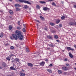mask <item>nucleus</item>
<instances>
[{
	"label": "nucleus",
	"instance_id": "obj_40",
	"mask_svg": "<svg viewBox=\"0 0 76 76\" xmlns=\"http://www.w3.org/2000/svg\"><path fill=\"white\" fill-rule=\"evenodd\" d=\"M20 21H18V25H20Z\"/></svg>",
	"mask_w": 76,
	"mask_h": 76
},
{
	"label": "nucleus",
	"instance_id": "obj_16",
	"mask_svg": "<svg viewBox=\"0 0 76 76\" xmlns=\"http://www.w3.org/2000/svg\"><path fill=\"white\" fill-rule=\"evenodd\" d=\"M60 22V20L57 19V20H56V23L57 24H58V23Z\"/></svg>",
	"mask_w": 76,
	"mask_h": 76
},
{
	"label": "nucleus",
	"instance_id": "obj_48",
	"mask_svg": "<svg viewBox=\"0 0 76 76\" xmlns=\"http://www.w3.org/2000/svg\"><path fill=\"white\" fill-rule=\"evenodd\" d=\"M36 22H37L39 23H41V22H39V20H36Z\"/></svg>",
	"mask_w": 76,
	"mask_h": 76
},
{
	"label": "nucleus",
	"instance_id": "obj_47",
	"mask_svg": "<svg viewBox=\"0 0 76 76\" xmlns=\"http://www.w3.org/2000/svg\"><path fill=\"white\" fill-rule=\"evenodd\" d=\"M73 7L74 8H76V5H75L73 6Z\"/></svg>",
	"mask_w": 76,
	"mask_h": 76
},
{
	"label": "nucleus",
	"instance_id": "obj_54",
	"mask_svg": "<svg viewBox=\"0 0 76 76\" xmlns=\"http://www.w3.org/2000/svg\"><path fill=\"white\" fill-rule=\"evenodd\" d=\"M47 50H50V48H47Z\"/></svg>",
	"mask_w": 76,
	"mask_h": 76
},
{
	"label": "nucleus",
	"instance_id": "obj_14",
	"mask_svg": "<svg viewBox=\"0 0 76 76\" xmlns=\"http://www.w3.org/2000/svg\"><path fill=\"white\" fill-rule=\"evenodd\" d=\"M9 12L10 14H11V15H13V11H12V10H10Z\"/></svg>",
	"mask_w": 76,
	"mask_h": 76
},
{
	"label": "nucleus",
	"instance_id": "obj_39",
	"mask_svg": "<svg viewBox=\"0 0 76 76\" xmlns=\"http://www.w3.org/2000/svg\"><path fill=\"white\" fill-rule=\"evenodd\" d=\"M64 61H67V58H65L64 60Z\"/></svg>",
	"mask_w": 76,
	"mask_h": 76
},
{
	"label": "nucleus",
	"instance_id": "obj_28",
	"mask_svg": "<svg viewBox=\"0 0 76 76\" xmlns=\"http://www.w3.org/2000/svg\"><path fill=\"white\" fill-rule=\"evenodd\" d=\"M51 3L52 4V6H56V4L54 2H53Z\"/></svg>",
	"mask_w": 76,
	"mask_h": 76
},
{
	"label": "nucleus",
	"instance_id": "obj_38",
	"mask_svg": "<svg viewBox=\"0 0 76 76\" xmlns=\"http://www.w3.org/2000/svg\"><path fill=\"white\" fill-rule=\"evenodd\" d=\"M23 31L24 32H26V30L25 28H23Z\"/></svg>",
	"mask_w": 76,
	"mask_h": 76
},
{
	"label": "nucleus",
	"instance_id": "obj_12",
	"mask_svg": "<svg viewBox=\"0 0 76 76\" xmlns=\"http://www.w3.org/2000/svg\"><path fill=\"white\" fill-rule=\"evenodd\" d=\"M6 60H8V61H10V59H11V56H8L6 58Z\"/></svg>",
	"mask_w": 76,
	"mask_h": 76
},
{
	"label": "nucleus",
	"instance_id": "obj_49",
	"mask_svg": "<svg viewBox=\"0 0 76 76\" xmlns=\"http://www.w3.org/2000/svg\"><path fill=\"white\" fill-rule=\"evenodd\" d=\"M23 26L24 27V28H26V25H25L24 24H23Z\"/></svg>",
	"mask_w": 76,
	"mask_h": 76
},
{
	"label": "nucleus",
	"instance_id": "obj_5",
	"mask_svg": "<svg viewBox=\"0 0 76 76\" xmlns=\"http://www.w3.org/2000/svg\"><path fill=\"white\" fill-rule=\"evenodd\" d=\"M2 65L4 67H7V64L5 62H3L2 63Z\"/></svg>",
	"mask_w": 76,
	"mask_h": 76
},
{
	"label": "nucleus",
	"instance_id": "obj_45",
	"mask_svg": "<svg viewBox=\"0 0 76 76\" xmlns=\"http://www.w3.org/2000/svg\"><path fill=\"white\" fill-rule=\"evenodd\" d=\"M9 45V44L8 43L5 44V46H7V45Z\"/></svg>",
	"mask_w": 76,
	"mask_h": 76
},
{
	"label": "nucleus",
	"instance_id": "obj_42",
	"mask_svg": "<svg viewBox=\"0 0 76 76\" xmlns=\"http://www.w3.org/2000/svg\"><path fill=\"white\" fill-rule=\"evenodd\" d=\"M49 66L50 67H51V66H53V64H50L49 65Z\"/></svg>",
	"mask_w": 76,
	"mask_h": 76
},
{
	"label": "nucleus",
	"instance_id": "obj_24",
	"mask_svg": "<svg viewBox=\"0 0 76 76\" xmlns=\"http://www.w3.org/2000/svg\"><path fill=\"white\" fill-rule=\"evenodd\" d=\"M47 37L50 39H52V37L51 36H47Z\"/></svg>",
	"mask_w": 76,
	"mask_h": 76
},
{
	"label": "nucleus",
	"instance_id": "obj_23",
	"mask_svg": "<svg viewBox=\"0 0 76 76\" xmlns=\"http://www.w3.org/2000/svg\"><path fill=\"white\" fill-rule=\"evenodd\" d=\"M54 37V38H55V39H58V36L57 35H55Z\"/></svg>",
	"mask_w": 76,
	"mask_h": 76
},
{
	"label": "nucleus",
	"instance_id": "obj_7",
	"mask_svg": "<svg viewBox=\"0 0 76 76\" xmlns=\"http://www.w3.org/2000/svg\"><path fill=\"white\" fill-rule=\"evenodd\" d=\"M45 63L44 61H43L42 62L40 63H39V64L40 65V66H44L45 65Z\"/></svg>",
	"mask_w": 76,
	"mask_h": 76
},
{
	"label": "nucleus",
	"instance_id": "obj_58",
	"mask_svg": "<svg viewBox=\"0 0 76 76\" xmlns=\"http://www.w3.org/2000/svg\"><path fill=\"white\" fill-rule=\"evenodd\" d=\"M62 51H63V52H64V50H63Z\"/></svg>",
	"mask_w": 76,
	"mask_h": 76
},
{
	"label": "nucleus",
	"instance_id": "obj_52",
	"mask_svg": "<svg viewBox=\"0 0 76 76\" xmlns=\"http://www.w3.org/2000/svg\"><path fill=\"white\" fill-rule=\"evenodd\" d=\"M69 64H66V65L67 66H69Z\"/></svg>",
	"mask_w": 76,
	"mask_h": 76
},
{
	"label": "nucleus",
	"instance_id": "obj_41",
	"mask_svg": "<svg viewBox=\"0 0 76 76\" xmlns=\"http://www.w3.org/2000/svg\"><path fill=\"white\" fill-rule=\"evenodd\" d=\"M45 61H48V59L47 58H46L45 59Z\"/></svg>",
	"mask_w": 76,
	"mask_h": 76
},
{
	"label": "nucleus",
	"instance_id": "obj_4",
	"mask_svg": "<svg viewBox=\"0 0 76 76\" xmlns=\"http://www.w3.org/2000/svg\"><path fill=\"white\" fill-rule=\"evenodd\" d=\"M43 10L46 11V10H50V8H48L47 7H43Z\"/></svg>",
	"mask_w": 76,
	"mask_h": 76
},
{
	"label": "nucleus",
	"instance_id": "obj_62",
	"mask_svg": "<svg viewBox=\"0 0 76 76\" xmlns=\"http://www.w3.org/2000/svg\"><path fill=\"white\" fill-rule=\"evenodd\" d=\"M29 10H31V9H29Z\"/></svg>",
	"mask_w": 76,
	"mask_h": 76
},
{
	"label": "nucleus",
	"instance_id": "obj_1",
	"mask_svg": "<svg viewBox=\"0 0 76 76\" xmlns=\"http://www.w3.org/2000/svg\"><path fill=\"white\" fill-rule=\"evenodd\" d=\"M19 31V30H16L15 32L16 34H13L12 35V36H14V38L15 39V40H17L18 38L19 34L18 33V32Z\"/></svg>",
	"mask_w": 76,
	"mask_h": 76
},
{
	"label": "nucleus",
	"instance_id": "obj_46",
	"mask_svg": "<svg viewBox=\"0 0 76 76\" xmlns=\"http://www.w3.org/2000/svg\"><path fill=\"white\" fill-rule=\"evenodd\" d=\"M59 26L60 28L62 27V25L61 24H59Z\"/></svg>",
	"mask_w": 76,
	"mask_h": 76
},
{
	"label": "nucleus",
	"instance_id": "obj_50",
	"mask_svg": "<svg viewBox=\"0 0 76 76\" xmlns=\"http://www.w3.org/2000/svg\"><path fill=\"white\" fill-rule=\"evenodd\" d=\"M61 3H62V4H64V1H61Z\"/></svg>",
	"mask_w": 76,
	"mask_h": 76
},
{
	"label": "nucleus",
	"instance_id": "obj_18",
	"mask_svg": "<svg viewBox=\"0 0 76 76\" xmlns=\"http://www.w3.org/2000/svg\"><path fill=\"white\" fill-rule=\"evenodd\" d=\"M40 18L42 20H45V19L44 17H42V16H40Z\"/></svg>",
	"mask_w": 76,
	"mask_h": 76
},
{
	"label": "nucleus",
	"instance_id": "obj_8",
	"mask_svg": "<svg viewBox=\"0 0 76 76\" xmlns=\"http://www.w3.org/2000/svg\"><path fill=\"white\" fill-rule=\"evenodd\" d=\"M27 65L28 66H29L30 67H32L33 66V64L31 63H27Z\"/></svg>",
	"mask_w": 76,
	"mask_h": 76
},
{
	"label": "nucleus",
	"instance_id": "obj_55",
	"mask_svg": "<svg viewBox=\"0 0 76 76\" xmlns=\"http://www.w3.org/2000/svg\"><path fill=\"white\" fill-rule=\"evenodd\" d=\"M0 69H2V67L1 66H0Z\"/></svg>",
	"mask_w": 76,
	"mask_h": 76
},
{
	"label": "nucleus",
	"instance_id": "obj_53",
	"mask_svg": "<svg viewBox=\"0 0 76 76\" xmlns=\"http://www.w3.org/2000/svg\"><path fill=\"white\" fill-rule=\"evenodd\" d=\"M48 1H53V0H48Z\"/></svg>",
	"mask_w": 76,
	"mask_h": 76
},
{
	"label": "nucleus",
	"instance_id": "obj_26",
	"mask_svg": "<svg viewBox=\"0 0 76 76\" xmlns=\"http://www.w3.org/2000/svg\"><path fill=\"white\" fill-rule=\"evenodd\" d=\"M39 3H40L42 4H45L46 2L45 1H39Z\"/></svg>",
	"mask_w": 76,
	"mask_h": 76
},
{
	"label": "nucleus",
	"instance_id": "obj_15",
	"mask_svg": "<svg viewBox=\"0 0 76 76\" xmlns=\"http://www.w3.org/2000/svg\"><path fill=\"white\" fill-rule=\"evenodd\" d=\"M15 10L17 12H19V11L20 10V9L19 7H16Z\"/></svg>",
	"mask_w": 76,
	"mask_h": 76
},
{
	"label": "nucleus",
	"instance_id": "obj_10",
	"mask_svg": "<svg viewBox=\"0 0 76 76\" xmlns=\"http://www.w3.org/2000/svg\"><path fill=\"white\" fill-rule=\"evenodd\" d=\"M69 54L70 57L71 58H73V55H72V54L70 52L69 53Z\"/></svg>",
	"mask_w": 76,
	"mask_h": 76
},
{
	"label": "nucleus",
	"instance_id": "obj_32",
	"mask_svg": "<svg viewBox=\"0 0 76 76\" xmlns=\"http://www.w3.org/2000/svg\"><path fill=\"white\" fill-rule=\"evenodd\" d=\"M11 50H14L15 49V47L13 46H11L10 47Z\"/></svg>",
	"mask_w": 76,
	"mask_h": 76
},
{
	"label": "nucleus",
	"instance_id": "obj_35",
	"mask_svg": "<svg viewBox=\"0 0 76 76\" xmlns=\"http://www.w3.org/2000/svg\"><path fill=\"white\" fill-rule=\"evenodd\" d=\"M64 18H65V17L64 15L63 16H62L61 17V19L62 20H63V19H64Z\"/></svg>",
	"mask_w": 76,
	"mask_h": 76
},
{
	"label": "nucleus",
	"instance_id": "obj_30",
	"mask_svg": "<svg viewBox=\"0 0 76 76\" xmlns=\"http://www.w3.org/2000/svg\"><path fill=\"white\" fill-rule=\"evenodd\" d=\"M36 7L37 9H40V6H39V5H37L36 6Z\"/></svg>",
	"mask_w": 76,
	"mask_h": 76
},
{
	"label": "nucleus",
	"instance_id": "obj_57",
	"mask_svg": "<svg viewBox=\"0 0 76 76\" xmlns=\"http://www.w3.org/2000/svg\"><path fill=\"white\" fill-rule=\"evenodd\" d=\"M12 62H15V60L12 61Z\"/></svg>",
	"mask_w": 76,
	"mask_h": 76
},
{
	"label": "nucleus",
	"instance_id": "obj_36",
	"mask_svg": "<svg viewBox=\"0 0 76 76\" xmlns=\"http://www.w3.org/2000/svg\"><path fill=\"white\" fill-rule=\"evenodd\" d=\"M69 24L70 25H73L74 23L73 22H71L69 23Z\"/></svg>",
	"mask_w": 76,
	"mask_h": 76
},
{
	"label": "nucleus",
	"instance_id": "obj_61",
	"mask_svg": "<svg viewBox=\"0 0 76 76\" xmlns=\"http://www.w3.org/2000/svg\"><path fill=\"white\" fill-rule=\"evenodd\" d=\"M64 73L66 74V72H64Z\"/></svg>",
	"mask_w": 76,
	"mask_h": 76
},
{
	"label": "nucleus",
	"instance_id": "obj_3",
	"mask_svg": "<svg viewBox=\"0 0 76 76\" xmlns=\"http://www.w3.org/2000/svg\"><path fill=\"white\" fill-rule=\"evenodd\" d=\"M62 69L63 70H64V71H67L68 70V68L67 67H66L65 66H64L62 67Z\"/></svg>",
	"mask_w": 76,
	"mask_h": 76
},
{
	"label": "nucleus",
	"instance_id": "obj_34",
	"mask_svg": "<svg viewBox=\"0 0 76 76\" xmlns=\"http://www.w3.org/2000/svg\"><path fill=\"white\" fill-rule=\"evenodd\" d=\"M26 51L27 53H28V52H29V50L28 48H27L26 49Z\"/></svg>",
	"mask_w": 76,
	"mask_h": 76
},
{
	"label": "nucleus",
	"instance_id": "obj_31",
	"mask_svg": "<svg viewBox=\"0 0 76 76\" xmlns=\"http://www.w3.org/2000/svg\"><path fill=\"white\" fill-rule=\"evenodd\" d=\"M23 8L25 9H26L28 8V6H27V5H25V6Z\"/></svg>",
	"mask_w": 76,
	"mask_h": 76
},
{
	"label": "nucleus",
	"instance_id": "obj_44",
	"mask_svg": "<svg viewBox=\"0 0 76 76\" xmlns=\"http://www.w3.org/2000/svg\"><path fill=\"white\" fill-rule=\"evenodd\" d=\"M37 29H38V26H39L38 24H37Z\"/></svg>",
	"mask_w": 76,
	"mask_h": 76
},
{
	"label": "nucleus",
	"instance_id": "obj_20",
	"mask_svg": "<svg viewBox=\"0 0 76 76\" xmlns=\"http://www.w3.org/2000/svg\"><path fill=\"white\" fill-rule=\"evenodd\" d=\"M48 45L50 47H54V45H53L52 43H51V44Z\"/></svg>",
	"mask_w": 76,
	"mask_h": 76
},
{
	"label": "nucleus",
	"instance_id": "obj_27",
	"mask_svg": "<svg viewBox=\"0 0 76 76\" xmlns=\"http://www.w3.org/2000/svg\"><path fill=\"white\" fill-rule=\"evenodd\" d=\"M13 28L12 27V26L10 25L9 27V29H10V30H11Z\"/></svg>",
	"mask_w": 76,
	"mask_h": 76
},
{
	"label": "nucleus",
	"instance_id": "obj_6",
	"mask_svg": "<svg viewBox=\"0 0 76 76\" xmlns=\"http://www.w3.org/2000/svg\"><path fill=\"white\" fill-rule=\"evenodd\" d=\"M67 50L68 51H69V50H71V51H74V49L73 48H71L70 47H67Z\"/></svg>",
	"mask_w": 76,
	"mask_h": 76
},
{
	"label": "nucleus",
	"instance_id": "obj_19",
	"mask_svg": "<svg viewBox=\"0 0 76 76\" xmlns=\"http://www.w3.org/2000/svg\"><path fill=\"white\" fill-rule=\"evenodd\" d=\"M20 76H26L25 74L21 72L20 74Z\"/></svg>",
	"mask_w": 76,
	"mask_h": 76
},
{
	"label": "nucleus",
	"instance_id": "obj_37",
	"mask_svg": "<svg viewBox=\"0 0 76 76\" xmlns=\"http://www.w3.org/2000/svg\"><path fill=\"white\" fill-rule=\"evenodd\" d=\"M17 28L19 30H20V29H21V28L20 27L18 26L17 27Z\"/></svg>",
	"mask_w": 76,
	"mask_h": 76
},
{
	"label": "nucleus",
	"instance_id": "obj_25",
	"mask_svg": "<svg viewBox=\"0 0 76 76\" xmlns=\"http://www.w3.org/2000/svg\"><path fill=\"white\" fill-rule=\"evenodd\" d=\"M15 61H17V62H18V63H19L20 60H19V59L18 58H16L15 59Z\"/></svg>",
	"mask_w": 76,
	"mask_h": 76
},
{
	"label": "nucleus",
	"instance_id": "obj_22",
	"mask_svg": "<svg viewBox=\"0 0 76 76\" xmlns=\"http://www.w3.org/2000/svg\"><path fill=\"white\" fill-rule=\"evenodd\" d=\"M58 74H59L60 75H61V73H62V72H61V71L60 70H58Z\"/></svg>",
	"mask_w": 76,
	"mask_h": 76
},
{
	"label": "nucleus",
	"instance_id": "obj_33",
	"mask_svg": "<svg viewBox=\"0 0 76 76\" xmlns=\"http://www.w3.org/2000/svg\"><path fill=\"white\" fill-rule=\"evenodd\" d=\"M10 38L11 39H14V36H11L10 37Z\"/></svg>",
	"mask_w": 76,
	"mask_h": 76
},
{
	"label": "nucleus",
	"instance_id": "obj_21",
	"mask_svg": "<svg viewBox=\"0 0 76 76\" xmlns=\"http://www.w3.org/2000/svg\"><path fill=\"white\" fill-rule=\"evenodd\" d=\"M47 71H48V72L50 73H52V70L50 69H47Z\"/></svg>",
	"mask_w": 76,
	"mask_h": 76
},
{
	"label": "nucleus",
	"instance_id": "obj_63",
	"mask_svg": "<svg viewBox=\"0 0 76 76\" xmlns=\"http://www.w3.org/2000/svg\"><path fill=\"white\" fill-rule=\"evenodd\" d=\"M16 63L17 64H18V63L17 62H16Z\"/></svg>",
	"mask_w": 76,
	"mask_h": 76
},
{
	"label": "nucleus",
	"instance_id": "obj_29",
	"mask_svg": "<svg viewBox=\"0 0 76 76\" xmlns=\"http://www.w3.org/2000/svg\"><path fill=\"white\" fill-rule=\"evenodd\" d=\"M50 24L51 26H54V25H55V24L53 23H50Z\"/></svg>",
	"mask_w": 76,
	"mask_h": 76
},
{
	"label": "nucleus",
	"instance_id": "obj_51",
	"mask_svg": "<svg viewBox=\"0 0 76 76\" xmlns=\"http://www.w3.org/2000/svg\"><path fill=\"white\" fill-rule=\"evenodd\" d=\"M45 31L47 30V28H45Z\"/></svg>",
	"mask_w": 76,
	"mask_h": 76
},
{
	"label": "nucleus",
	"instance_id": "obj_2",
	"mask_svg": "<svg viewBox=\"0 0 76 76\" xmlns=\"http://www.w3.org/2000/svg\"><path fill=\"white\" fill-rule=\"evenodd\" d=\"M17 32L18 34V38H19V39H20V40H23V36L21 34L22 32L21 31H18Z\"/></svg>",
	"mask_w": 76,
	"mask_h": 76
},
{
	"label": "nucleus",
	"instance_id": "obj_64",
	"mask_svg": "<svg viewBox=\"0 0 76 76\" xmlns=\"http://www.w3.org/2000/svg\"><path fill=\"white\" fill-rule=\"evenodd\" d=\"M75 65H76V63L75 64Z\"/></svg>",
	"mask_w": 76,
	"mask_h": 76
},
{
	"label": "nucleus",
	"instance_id": "obj_43",
	"mask_svg": "<svg viewBox=\"0 0 76 76\" xmlns=\"http://www.w3.org/2000/svg\"><path fill=\"white\" fill-rule=\"evenodd\" d=\"M56 41H57V42H60V40L58 39L56 40Z\"/></svg>",
	"mask_w": 76,
	"mask_h": 76
},
{
	"label": "nucleus",
	"instance_id": "obj_11",
	"mask_svg": "<svg viewBox=\"0 0 76 76\" xmlns=\"http://www.w3.org/2000/svg\"><path fill=\"white\" fill-rule=\"evenodd\" d=\"M15 7H20V5L18 4H15L14 5Z\"/></svg>",
	"mask_w": 76,
	"mask_h": 76
},
{
	"label": "nucleus",
	"instance_id": "obj_17",
	"mask_svg": "<svg viewBox=\"0 0 76 76\" xmlns=\"http://www.w3.org/2000/svg\"><path fill=\"white\" fill-rule=\"evenodd\" d=\"M10 70H15L16 69L15 68L11 66L10 68Z\"/></svg>",
	"mask_w": 76,
	"mask_h": 76
},
{
	"label": "nucleus",
	"instance_id": "obj_56",
	"mask_svg": "<svg viewBox=\"0 0 76 76\" xmlns=\"http://www.w3.org/2000/svg\"><path fill=\"white\" fill-rule=\"evenodd\" d=\"M10 1H12V0H9Z\"/></svg>",
	"mask_w": 76,
	"mask_h": 76
},
{
	"label": "nucleus",
	"instance_id": "obj_13",
	"mask_svg": "<svg viewBox=\"0 0 76 76\" xmlns=\"http://www.w3.org/2000/svg\"><path fill=\"white\" fill-rule=\"evenodd\" d=\"M4 34L2 32L0 34V38H3V36L4 35Z\"/></svg>",
	"mask_w": 76,
	"mask_h": 76
},
{
	"label": "nucleus",
	"instance_id": "obj_60",
	"mask_svg": "<svg viewBox=\"0 0 76 76\" xmlns=\"http://www.w3.org/2000/svg\"><path fill=\"white\" fill-rule=\"evenodd\" d=\"M74 69H75V70H76V68H74Z\"/></svg>",
	"mask_w": 76,
	"mask_h": 76
},
{
	"label": "nucleus",
	"instance_id": "obj_59",
	"mask_svg": "<svg viewBox=\"0 0 76 76\" xmlns=\"http://www.w3.org/2000/svg\"><path fill=\"white\" fill-rule=\"evenodd\" d=\"M75 25L76 26V23H75Z\"/></svg>",
	"mask_w": 76,
	"mask_h": 76
},
{
	"label": "nucleus",
	"instance_id": "obj_9",
	"mask_svg": "<svg viewBox=\"0 0 76 76\" xmlns=\"http://www.w3.org/2000/svg\"><path fill=\"white\" fill-rule=\"evenodd\" d=\"M50 31L52 33H56V30H52V29H51V28H50Z\"/></svg>",
	"mask_w": 76,
	"mask_h": 76
}]
</instances>
